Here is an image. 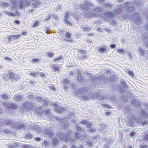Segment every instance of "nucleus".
<instances>
[{
  "label": "nucleus",
  "mask_w": 148,
  "mask_h": 148,
  "mask_svg": "<svg viewBox=\"0 0 148 148\" xmlns=\"http://www.w3.org/2000/svg\"><path fill=\"white\" fill-rule=\"evenodd\" d=\"M44 111L42 110V106L35 109V112L36 115L38 116H41L43 114Z\"/></svg>",
  "instance_id": "nucleus-12"
},
{
  "label": "nucleus",
  "mask_w": 148,
  "mask_h": 148,
  "mask_svg": "<svg viewBox=\"0 0 148 148\" xmlns=\"http://www.w3.org/2000/svg\"><path fill=\"white\" fill-rule=\"evenodd\" d=\"M44 133L45 135L47 136L50 138H51L54 135L52 131L48 128L45 129L44 130Z\"/></svg>",
  "instance_id": "nucleus-11"
},
{
  "label": "nucleus",
  "mask_w": 148,
  "mask_h": 148,
  "mask_svg": "<svg viewBox=\"0 0 148 148\" xmlns=\"http://www.w3.org/2000/svg\"><path fill=\"white\" fill-rule=\"evenodd\" d=\"M48 102L46 100H45L43 102V104L42 105L43 107L44 108H46L48 106Z\"/></svg>",
  "instance_id": "nucleus-43"
},
{
  "label": "nucleus",
  "mask_w": 148,
  "mask_h": 148,
  "mask_svg": "<svg viewBox=\"0 0 148 148\" xmlns=\"http://www.w3.org/2000/svg\"><path fill=\"white\" fill-rule=\"evenodd\" d=\"M122 11V10L120 8H118L116 10V13L118 15H120L121 12Z\"/></svg>",
  "instance_id": "nucleus-45"
},
{
  "label": "nucleus",
  "mask_w": 148,
  "mask_h": 148,
  "mask_svg": "<svg viewBox=\"0 0 148 148\" xmlns=\"http://www.w3.org/2000/svg\"><path fill=\"white\" fill-rule=\"evenodd\" d=\"M117 51L121 53V54H125V51L124 50L122 49H117Z\"/></svg>",
  "instance_id": "nucleus-59"
},
{
  "label": "nucleus",
  "mask_w": 148,
  "mask_h": 148,
  "mask_svg": "<svg viewBox=\"0 0 148 148\" xmlns=\"http://www.w3.org/2000/svg\"><path fill=\"white\" fill-rule=\"evenodd\" d=\"M116 82V77L113 75H112L109 78V82L111 83L114 84Z\"/></svg>",
  "instance_id": "nucleus-22"
},
{
  "label": "nucleus",
  "mask_w": 148,
  "mask_h": 148,
  "mask_svg": "<svg viewBox=\"0 0 148 148\" xmlns=\"http://www.w3.org/2000/svg\"><path fill=\"white\" fill-rule=\"evenodd\" d=\"M33 7L35 8H36L37 6L40 5L41 4V2H35L33 3Z\"/></svg>",
  "instance_id": "nucleus-41"
},
{
  "label": "nucleus",
  "mask_w": 148,
  "mask_h": 148,
  "mask_svg": "<svg viewBox=\"0 0 148 148\" xmlns=\"http://www.w3.org/2000/svg\"><path fill=\"white\" fill-rule=\"evenodd\" d=\"M110 98L111 100L113 101L114 102L116 100L115 96H113L112 95L110 97Z\"/></svg>",
  "instance_id": "nucleus-56"
},
{
  "label": "nucleus",
  "mask_w": 148,
  "mask_h": 148,
  "mask_svg": "<svg viewBox=\"0 0 148 148\" xmlns=\"http://www.w3.org/2000/svg\"><path fill=\"white\" fill-rule=\"evenodd\" d=\"M30 5V3L27 0H21L20 1L19 5V8H23L24 7L29 6Z\"/></svg>",
  "instance_id": "nucleus-10"
},
{
  "label": "nucleus",
  "mask_w": 148,
  "mask_h": 148,
  "mask_svg": "<svg viewBox=\"0 0 148 148\" xmlns=\"http://www.w3.org/2000/svg\"><path fill=\"white\" fill-rule=\"evenodd\" d=\"M85 4L87 6L93 7H94V5L90 1H86L84 2Z\"/></svg>",
  "instance_id": "nucleus-27"
},
{
  "label": "nucleus",
  "mask_w": 148,
  "mask_h": 148,
  "mask_svg": "<svg viewBox=\"0 0 148 148\" xmlns=\"http://www.w3.org/2000/svg\"><path fill=\"white\" fill-rule=\"evenodd\" d=\"M5 13L7 15H8V16H12L13 17L15 16V14H13V13H12L5 12Z\"/></svg>",
  "instance_id": "nucleus-57"
},
{
  "label": "nucleus",
  "mask_w": 148,
  "mask_h": 148,
  "mask_svg": "<svg viewBox=\"0 0 148 148\" xmlns=\"http://www.w3.org/2000/svg\"><path fill=\"white\" fill-rule=\"evenodd\" d=\"M87 92V88L84 87L76 90V92L78 94L86 93Z\"/></svg>",
  "instance_id": "nucleus-16"
},
{
  "label": "nucleus",
  "mask_w": 148,
  "mask_h": 148,
  "mask_svg": "<svg viewBox=\"0 0 148 148\" xmlns=\"http://www.w3.org/2000/svg\"><path fill=\"white\" fill-rule=\"evenodd\" d=\"M140 2L138 0H135L132 2V4L135 5L137 6L139 5L140 4Z\"/></svg>",
  "instance_id": "nucleus-48"
},
{
  "label": "nucleus",
  "mask_w": 148,
  "mask_h": 148,
  "mask_svg": "<svg viewBox=\"0 0 148 148\" xmlns=\"http://www.w3.org/2000/svg\"><path fill=\"white\" fill-rule=\"evenodd\" d=\"M3 133L6 134H9L11 133V132L8 130L5 129L3 130Z\"/></svg>",
  "instance_id": "nucleus-63"
},
{
  "label": "nucleus",
  "mask_w": 148,
  "mask_h": 148,
  "mask_svg": "<svg viewBox=\"0 0 148 148\" xmlns=\"http://www.w3.org/2000/svg\"><path fill=\"white\" fill-rule=\"evenodd\" d=\"M84 145H81L78 147H77L76 146L73 145L71 147V148H84Z\"/></svg>",
  "instance_id": "nucleus-64"
},
{
  "label": "nucleus",
  "mask_w": 148,
  "mask_h": 148,
  "mask_svg": "<svg viewBox=\"0 0 148 148\" xmlns=\"http://www.w3.org/2000/svg\"><path fill=\"white\" fill-rule=\"evenodd\" d=\"M139 50L140 55H141V56H143L144 53V51L142 50V49H141L140 47H139Z\"/></svg>",
  "instance_id": "nucleus-53"
},
{
  "label": "nucleus",
  "mask_w": 148,
  "mask_h": 148,
  "mask_svg": "<svg viewBox=\"0 0 148 148\" xmlns=\"http://www.w3.org/2000/svg\"><path fill=\"white\" fill-rule=\"evenodd\" d=\"M65 14L64 15V23L65 24H67V25H71V23L68 20H69L68 18L69 17L70 13L69 12H65Z\"/></svg>",
  "instance_id": "nucleus-9"
},
{
  "label": "nucleus",
  "mask_w": 148,
  "mask_h": 148,
  "mask_svg": "<svg viewBox=\"0 0 148 148\" xmlns=\"http://www.w3.org/2000/svg\"><path fill=\"white\" fill-rule=\"evenodd\" d=\"M24 138H27L28 139H32V135L29 133H27L25 135Z\"/></svg>",
  "instance_id": "nucleus-49"
},
{
  "label": "nucleus",
  "mask_w": 148,
  "mask_h": 148,
  "mask_svg": "<svg viewBox=\"0 0 148 148\" xmlns=\"http://www.w3.org/2000/svg\"><path fill=\"white\" fill-rule=\"evenodd\" d=\"M2 79L5 81H7L8 80V76L5 73H3L2 74Z\"/></svg>",
  "instance_id": "nucleus-37"
},
{
  "label": "nucleus",
  "mask_w": 148,
  "mask_h": 148,
  "mask_svg": "<svg viewBox=\"0 0 148 148\" xmlns=\"http://www.w3.org/2000/svg\"><path fill=\"white\" fill-rule=\"evenodd\" d=\"M131 17L132 19L134 21L136 24L139 25L141 24L142 20L138 13H133L131 15Z\"/></svg>",
  "instance_id": "nucleus-2"
},
{
  "label": "nucleus",
  "mask_w": 148,
  "mask_h": 148,
  "mask_svg": "<svg viewBox=\"0 0 148 148\" xmlns=\"http://www.w3.org/2000/svg\"><path fill=\"white\" fill-rule=\"evenodd\" d=\"M65 37L67 38H69L71 37V35L68 32H66L65 34Z\"/></svg>",
  "instance_id": "nucleus-54"
},
{
  "label": "nucleus",
  "mask_w": 148,
  "mask_h": 148,
  "mask_svg": "<svg viewBox=\"0 0 148 148\" xmlns=\"http://www.w3.org/2000/svg\"><path fill=\"white\" fill-rule=\"evenodd\" d=\"M100 96V94L98 93H96L95 94H92L91 95V98L94 99L96 98H98Z\"/></svg>",
  "instance_id": "nucleus-33"
},
{
  "label": "nucleus",
  "mask_w": 148,
  "mask_h": 148,
  "mask_svg": "<svg viewBox=\"0 0 148 148\" xmlns=\"http://www.w3.org/2000/svg\"><path fill=\"white\" fill-rule=\"evenodd\" d=\"M141 116L144 117L145 119H147L148 114L145 111L142 110L141 111Z\"/></svg>",
  "instance_id": "nucleus-24"
},
{
  "label": "nucleus",
  "mask_w": 148,
  "mask_h": 148,
  "mask_svg": "<svg viewBox=\"0 0 148 148\" xmlns=\"http://www.w3.org/2000/svg\"><path fill=\"white\" fill-rule=\"evenodd\" d=\"M8 3L7 2H3L1 3V5L3 7H6L8 6Z\"/></svg>",
  "instance_id": "nucleus-62"
},
{
  "label": "nucleus",
  "mask_w": 148,
  "mask_h": 148,
  "mask_svg": "<svg viewBox=\"0 0 148 148\" xmlns=\"http://www.w3.org/2000/svg\"><path fill=\"white\" fill-rule=\"evenodd\" d=\"M21 35L20 34L18 35H10V37L12 38V39L16 40L18 39L19 38L21 37Z\"/></svg>",
  "instance_id": "nucleus-30"
},
{
  "label": "nucleus",
  "mask_w": 148,
  "mask_h": 148,
  "mask_svg": "<svg viewBox=\"0 0 148 148\" xmlns=\"http://www.w3.org/2000/svg\"><path fill=\"white\" fill-rule=\"evenodd\" d=\"M77 80L79 83H82L84 81V78L83 77L81 73L79 71L77 72Z\"/></svg>",
  "instance_id": "nucleus-14"
},
{
  "label": "nucleus",
  "mask_w": 148,
  "mask_h": 148,
  "mask_svg": "<svg viewBox=\"0 0 148 148\" xmlns=\"http://www.w3.org/2000/svg\"><path fill=\"white\" fill-rule=\"evenodd\" d=\"M29 75L33 77H36V75H39V72H31V73H29Z\"/></svg>",
  "instance_id": "nucleus-35"
},
{
  "label": "nucleus",
  "mask_w": 148,
  "mask_h": 148,
  "mask_svg": "<svg viewBox=\"0 0 148 148\" xmlns=\"http://www.w3.org/2000/svg\"><path fill=\"white\" fill-rule=\"evenodd\" d=\"M80 136L81 135L79 133L76 132L75 133L74 136L75 137V139H77L80 138Z\"/></svg>",
  "instance_id": "nucleus-46"
},
{
  "label": "nucleus",
  "mask_w": 148,
  "mask_h": 148,
  "mask_svg": "<svg viewBox=\"0 0 148 148\" xmlns=\"http://www.w3.org/2000/svg\"><path fill=\"white\" fill-rule=\"evenodd\" d=\"M94 11L97 14V16L98 15L100 16H103V14L102 13V9L101 7H96L93 9Z\"/></svg>",
  "instance_id": "nucleus-13"
},
{
  "label": "nucleus",
  "mask_w": 148,
  "mask_h": 148,
  "mask_svg": "<svg viewBox=\"0 0 148 148\" xmlns=\"http://www.w3.org/2000/svg\"><path fill=\"white\" fill-rule=\"evenodd\" d=\"M143 41L144 43L146 42H148V34L147 33L144 34L143 35Z\"/></svg>",
  "instance_id": "nucleus-29"
},
{
  "label": "nucleus",
  "mask_w": 148,
  "mask_h": 148,
  "mask_svg": "<svg viewBox=\"0 0 148 148\" xmlns=\"http://www.w3.org/2000/svg\"><path fill=\"white\" fill-rule=\"evenodd\" d=\"M103 82L104 83H107L108 82H109V78L106 77L104 75L103 78Z\"/></svg>",
  "instance_id": "nucleus-39"
},
{
  "label": "nucleus",
  "mask_w": 148,
  "mask_h": 148,
  "mask_svg": "<svg viewBox=\"0 0 148 148\" xmlns=\"http://www.w3.org/2000/svg\"><path fill=\"white\" fill-rule=\"evenodd\" d=\"M103 14V16L106 17L111 18L114 16V14L111 12H104Z\"/></svg>",
  "instance_id": "nucleus-21"
},
{
  "label": "nucleus",
  "mask_w": 148,
  "mask_h": 148,
  "mask_svg": "<svg viewBox=\"0 0 148 148\" xmlns=\"http://www.w3.org/2000/svg\"><path fill=\"white\" fill-rule=\"evenodd\" d=\"M81 98L83 100L86 101L90 100V97L89 96H86L84 95H82L81 97Z\"/></svg>",
  "instance_id": "nucleus-32"
},
{
  "label": "nucleus",
  "mask_w": 148,
  "mask_h": 148,
  "mask_svg": "<svg viewBox=\"0 0 148 148\" xmlns=\"http://www.w3.org/2000/svg\"><path fill=\"white\" fill-rule=\"evenodd\" d=\"M62 58V56H60L59 57L57 58H55L53 59V61L55 62L58 61H60L61 59Z\"/></svg>",
  "instance_id": "nucleus-61"
},
{
  "label": "nucleus",
  "mask_w": 148,
  "mask_h": 148,
  "mask_svg": "<svg viewBox=\"0 0 148 148\" xmlns=\"http://www.w3.org/2000/svg\"><path fill=\"white\" fill-rule=\"evenodd\" d=\"M32 129L37 132H40V127L37 125L34 126L32 127Z\"/></svg>",
  "instance_id": "nucleus-31"
},
{
  "label": "nucleus",
  "mask_w": 148,
  "mask_h": 148,
  "mask_svg": "<svg viewBox=\"0 0 148 148\" xmlns=\"http://www.w3.org/2000/svg\"><path fill=\"white\" fill-rule=\"evenodd\" d=\"M101 106L104 107L105 108L107 109H109L111 108V107L110 106L106 104H102Z\"/></svg>",
  "instance_id": "nucleus-51"
},
{
  "label": "nucleus",
  "mask_w": 148,
  "mask_h": 148,
  "mask_svg": "<svg viewBox=\"0 0 148 148\" xmlns=\"http://www.w3.org/2000/svg\"><path fill=\"white\" fill-rule=\"evenodd\" d=\"M121 84L122 85V87L119 86V89L120 93H122L124 92L125 89H127L128 86L126 83L124 81H122L121 82Z\"/></svg>",
  "instance_id": "nucleus-8"
},
{
  "label": "nucleus",
  "mask_w": 148,
  "mask_h": 148,
  "mask_svg": "<svg viewBox=\"0 0 148 148\" xmlns=\"http://www.w3.org/2000/svg\"><path fill=\"white\" fill-rule=\"evenodd\" d=\"M88 11L84 12L83 13V16L85 18H90L92 17L97 16V14L95 12H90Z\"/></svg>",
  "instance_id": "nucleus-6"
},
{
  "label": "nucleus",
  "mask_w": 148,
  "mask_h": 148,
  "mask_svg": "<svg viewBox=\"0 0 148 148\" xmlns=\"http://www.w3.org/2000/svg\"><path fill=\"white\" fill-rule=\"evenodd\" d=\"M131 103L136 108H139L141 107L140 102L135 99L132 100Z\"/></svg>",
  "instance_id": "nucleus-18"
},
{
  "label": "nucleus",
  "mask_w": 148,
  "mask_h": 148,
  "mask_svg": "<svg viewBox=\"0 0 148 148\" xmlns=\"http://www.w3.org/2000/svg\"><path fill=\"white\" fill-rule=\"evenodd\" d=\"M52 67L53 68V71L54 72L58 71L60 69V67L58 66L53 65Z\"/></svg>",
  "instance_id": "nucleus-40"
},
{
  "label": "nucleus",
  "mask_w": 148,
  "mask_h": 148,
  "mask_svg": "<svg viewBox=\"0 0 148 148\" xmlns=\"http://www.w3.org/2000/svg\"><path fill=\"white\" fill-rule=\"evenodd\" d=\"M106 48L105 47H99L98 49V51L101 53H103L106 50Z\"/></svg>",
  "instance_id": "nucleus-38"
},
{
  "label": "nucleus",
  "mask_w": 148,
  "mask_h": 148,
  "mask_svg": "<svg viewBox=\"0 0 148 148\" xmlns=\"http://www.w3.org/2000/svg\"><path fill=\"white\" fill-rule=\"evenodd\" d=\"M11 126L12 128L14 129H24L25 128V125L24 124H21L19 125L18 123H14L11 124Z\"/></svg>",
  "instance_id": "nucleus-7"
},
{
  "label": "nucleus",
  "mask_w": 148,
  "mask_h": 148,
  "mask_svg": "<svg viewBox=\"0 0 148 148\" xmlns=\"http://www.w3.org/2000/svg\"><path fill=\"white\" fill-rule=\"evenodd\" d=\"M90 80H92L93 82H96L97 81V77H93L92 76H91V78L90 79Z\"/></svg>",
  "instance_id": "nucleus-58"
},
{
  "label": "nucleus",
  "mask_w": 148,
  "mask_h": 148,
  "mask_svg": "<svg viewBox=\"0 0 148 148\" xmlns=\"http://www.w3.org/2000/svg\"><path fill=\"white\" fill-rule=\"evenodd\" d=\"M103 6L106 8H112V5L111 4L106 3H104Z\"/></svg>",
  "instance_id": "nucleus-34"
},
{
  "label": "nucleus",
  "mask_w": 148,
  "mask_h": 148,
  "mask_svg": "<svg viewBox=\"0 0 148 148\" xmlns=\"http://www.w3.org/2000/svg\"><path fill=\"white\" fill-rule=\"evenodd\" d=\"M23 105L24 108L28 111L32 110L34 108L33 103L26 101L23 104Z\"/></svg>",
  "instance_id": "nucleus-3"
},
{
  "label": "nucleus",
  "mask_w": 148,
  "mask_h": 148,
  "mask_svg": "<svg viewBox=\"0 0 148 148\" xmlns=\"http://www.w3.org/2000/svg\"><path fill=\"white\" fill-rule=\"evenodd\" d=\"M11 120H5V123L7 125H11L12 123H11Z\"/></svg>",
  "instance_id": "nucleus-47"
},
{
  "label": "nucleus",
  "mask_w": 148,
  "mask_h": 148,
  "mask_svg": "<svg viewBox=\"0 0 148 148\" xmlns=\"http://www.w3.org/2000/svg\"><path fill=\"white\" fill-rule=\"evenodd\" d=\"M137 122L139 123L142 126L146 125L148 123L147 121H143L142 117L138 116L137 118Z\"/></svg>",
  "instance_id": "nucleus-20"
},
{
  "label": "nucleus",
  "mask_w": 148,
  "mask_h": 148,
  "mask_svg": "<svg viewBox=\"0 0 148 148\" xmlns=\"http://www.w3.org/2000/svg\"><path fill=\"white\" fill-rule=\"evenodd\" d=\"M103 75H101L99 76L98 77H97V80H98L99 81H100L102 80V79H103Z\"/></svg>",
  "instance_id": "nucleus-60"
},
{
  "label": "nucleus",
  "mask_w": 148,
  "mask_h": 148,
  "mask_svg": "<svg viewBox=\"0 0 148 148\" xmlns=\"http://www.w3.org/2000/svg\"><path fill=\"white\" fill-rule=\"evenodd\" d=\"M47 53L48 57L50 58L53 57L54 55V53L50 52H48Z\"/></svg>",
  "instance_id": "nucleus-55"
},
{
  "label": "nucleus",
  "mask_w": 148,
  "mask_h": 148,
  "mask_svg": "<svg viewBox=\"0 0 148 148\" xmlns=\"http://www.w3.org/2000/svg\"><path fill=\"white\" fill-rule=\"evenodd\" d=\"M7 108H10L12 109H16L17 108L16 106L13 103L10 104L9 105H7Z\"/></svg>",
  "instance_id": "nucleus-25"
},
{
  "label": "nucleus",
  "mask_w": 148,
  "mask_h": 148,
  "mask_svg": "<svg viewBox=\"0 0 148 148\" xmlns=\"http://www.w3.org/2000/svg\"><path fill=\"white\" fill-rule=\"evenodd\" d=\"M52 105L55 107V112L60 114H62L65 110L64 108L58 106V105L56 103H53L52 104Z\"/></svg>",
  "instance_id": "nucleus-4"
},
{
  "label": "nucleus",
  "mask_w": 148,
  "mask_h": 148,
  "mask_svg": "<svg viewBox=\"0 0 148 148\" xmlns=\"http://www.w3.org/2000/svg\"><path fill=\"white\" fill-rule=\"evenodd\" d=\"M121 99L123 103H126L128 101V96L127 95H123L122 96Z\"/></svg>",
  "instance_id": "nucleus-28"
},
{
  "label": "nucleus",
  "mask_w": 148,
  "mask_h": 148,
  "mask_svg": "<svg viewBox=\"0 0 148 148\" xmlns=\"http://www.w3.org/2000/svg\"><path fill=\"white\" fill-rule=\"evenodd\" d=\"M127 12H133L134 10V6H130L131 5L130 2H125L124 3Z\"/></svg>",
  "instance_id": "nucleus-5"
},
{
  "label": "nucleus",
  "mask_w": 148,
  "mask_h": 148,
  "mask_svg": "<svg viewBox=\"0 0 148 148\" xmlns=\"http://www.w3.org/2000/svg\"><path fill=\"white\" fill-rule=\"evenodd\" d=\"M36 99V100L38 101V102H42L43 101V99L40 96H38L37 97Z\"/></svg>",
  "instance_id": "nucleus-44"
},
{
  "label": "nucleus",
  "mask_w": 148,
  "mask_h": 148,
  "mask_svg": "<svg viewBox=\"0 0 148 148\" xmlns=\"http://www.w3.org/2000/svg\"><path fill=\"white\" fill-rule=\"evenodd\" d=\"M39 61H40V60L39 59H37V58H34L32 59L31 60V62L32 63H33V62H34V63L38 62H38H39Z\"/></svg>",
  "instance_id": "nucleus-50"
},
{
  "label": "nucleus",
  "mask_w": 148,
  "mask_h": 148,
  "mask_svg": "<svg viewBox=\"0 0 148 148\" xmlns=\"http://www.w3.org/2000/svg\"><path fill=\"white\" fill-rule=\"evenodd\" d=\"M11 9L14 10L17 8V0H12L11 1Z\"/></svg>",
  "instance_id": "nucleus-15"
},
{
  "label": "nucleus",
  "mask_w": 148,
  "mask_h": 148,
  "mask_svg": "<svg viewBox=\"0 0 148 148\" xmlns=\"http://www.w3.org/2000/svg\"><path fill=\"white\" fill-rule=\"evenodd\" d=\"M1 97L4 100H8L9 99L8 96L6 94H2L1 95Z\"/></svg>",
  "instance_id": "nucleus-36"
},
{
  "label": "nucleus",
  "mask_w": 148,
  "mask_h": 148,
  "mask_svg": "<svg viewBox=\"0 0 148 148\" xmlns=\"http://www.w3.org/2000/svg\"><path fill=\"white\" fill-rule=\"evenodd\" d=\"M7 72L8 75L9 79H10L11 81H13L14 79L15 73L12 72L10 69L8 70Z\"/></svg>",
  "instance_id": "nucleus-17"
},
{
  "label": "nucleus",
  "mask_w": 148,
  "mask_h": 148,
  "mask_svg": "<svg viewBox=\"0 0 148 148\" xmlns=\"http://www.w3.org/2000/svg\"><path fill=\"white\" fill-rule=\"evenodd\" d=\"M56 136L58 139H73L74 134L72 130L68 129L65 133L58 131Z\"/></svg>",
  "instance_id": "nucleus-1"
},
{
  "label": "nucleus",
  "mask_w": 148,
  "mask_h": 148,
  "mask_svg": "<svg viewBox=\"0 0 148 148\" xmlns=\"http://www.w3.org/2000/svg\"><path fill=\"white\" fill-rule=\"evenodd\" d=\"M69 123L67 121H65L63 122L62 126L64 129H67L69 127Z\"/></svg>",
  "instance_id": "nucleus-26"
},
{
  "label": "nucleus",
  "mask_w": 148,
  "mask_h": 148,
  "mask_svg": "<svg viewBox=\"0 0 148 148\" xmlns=\"http://www.w3.org/2000/svg\"><path fill=\"white\" fill-rule=\"evenodd\" d=\"M80 7L83 10L85 11H88L89 9H90V8L84 4H81Z\"/></svg>",
  "instance_id": "nucleus-23"
},
{
  "label": "nucleus",
  "mask_w": 148,
  "mask_h": 148,
  "mask_svg": "<svg viewBox=\"0 0 148 148\" xmlns=\"http://www.w3.org/2000/svg\"><path fill=\"white\" fill-rule=\"evenodd\" d=\"M22 99V97L21 95H17L15 97V99L17 101H20Z\"/></svg>",
  "instance_id": "nucleus-42"
},
{
  "label": "nucleus",
  "mask_w": 148,
  "mask_h": 148,
  "mask_svg": "<svg viewBox=\"0 0 148 148\" xmlns=\"http://www.w3.org/2000/svg\"><path fill=\"white\" fill-rule=\"evenodd\" d=\"M82 13L80 14L75 13L73 15V17L77 22H79L81 18V16L82 15Z\"/></svg>",
  "instance_id": "nucleus-19"
},
{
  "label": "nucleus",
  "mask_w": 148,
  "mask_h": 148,
  "mask_svg": "<svg viewBox=\"0 0 148 148\" xmlns=\"http://www.w3.org/2000/svg\"><path fill=\"white\" fill-rule=\"evenodd\" d=\"M14 79L15 81H17L18 80L19 78H21V77L18 74H15V76H14Z\"/></svg>",
  "instance_id": "nucleus-52"
}]
</instances>
